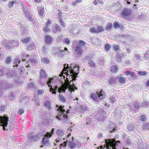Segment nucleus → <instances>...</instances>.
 <instances>
[{"label":"nucleus","mask_w":149,"mask_h":149,"mask_svg":"<svg viewBox=\"0 0 149 149\" xmlns=\"http://www.w3.org/2000/svg\"><path fill=\"white\" fill-rule=\"evenodd\" d=\"M93 56L91 54H88L86 55L85 59L88 61H90L93 59Z\"/></svg>","instance_id":"nucleus-33"},{"label":"nucleus","mask_w":149,"mask_h":149,"mask_svg":"<svg viewBox=\"0 0 149 149\" xmlns=\"http://www.w3.org/2000/svg\"><path fill=\"white\" fill-rule=\"evenodd\" d=\"M137 74L139 76H144L147 74V72L145 71L142 72L141 71H138L137 72Z\"/></svg>","instance_id":"nucleus-39"},{"label":"nucleus","mask_w":149,"mask_h":149,"mask_svg":"<svg viewBox=\"0 0 149 149\" xmlns=\"http://www.w3.org/2000/svg\"><path fill=\"white\" fill-rule=\"evenodd\" d=\"M69 30L71 35H75L78 32L77 30L74 28H70Z\"/></svg>","instance_id":"nucleus-24"},{"label":"nucleus","mask_w":149,"mask_h":149,"mask_svg":"<svg viewBox=\"0 0 149 149\" xmlns=\"http://www.w3.org/2000/svg\"><path fill=\"white\" fill-rule=\"evenodd\" d=\"M5 46L7 49H10L12 47V44L11 41H6L5 43Z\"/></svg>","instance_id":"nucleus-21"},{"label":"nucleus","mask_w":149,"mask_h":149,"mask_svg":"<svg viewBox=\"0 0 149 149\" xmlns=\"http://www.w3.org/2000/svg\"><path fill=\"white\" fill-rule=\"evenodd\" d=\"M29 38H26L22 39L21 41L23 43L26 44L29 41Z\"/></svg>","instance_id":"nucleus-46"},{"label":"nucleus","mask_w":149,"mask_h":149,"mask_svg":"<svg viewBox=\"0 0 149 149\" xmlns=\"http://www.w3.org/2000/svg\"><path fill=\"white\" fill-rule=\"evenodd\" d=\"M9 118L7 115L0 116V125L3 127V129L6 130L5 127L7 126Z\"/></svg>","instance_id":"nucleus-4"},{"label":"nucleus","mask_w":149,"mask_h":149,"mask_svg":"<svg viewBox=\"0 0 149 149\" xmlns=\"http://www.w3.org/2000/svg\"><path fill=\"white\" fill-rule=\"evenodd\" d=\"M118 79L119 80V82L121 83H124L126 81V79L124 77H118Z\"/></svg>","instance_id":"nucleus-28"},{"label":"nucleus","mask_w":149,"mask_h":149,"mask_svg":"<svg viewBox=\"0 0 149 149\" xmlns=\"http://www.w3.org/2000/svg\"><path fill=\"white\" fill-rule=\"evenodd\" d=\"M68 140H67L66 141H65L63 143L60 144V146L61 147H65L66 146V144L67 143Z\"/></svg>","instance_id":"nucleus-58"},{"label":"nucleus","mask_w":149,"mask_h":149,"mask_svg":"<svg viewBox=\"0 0 149 149\" xmlns=\"http://www.w3.org/2000/svg\"><path fill=\"white\" fill-rule=\"evenodd\" d=\"M63 29L61 28V26L60 27L58 25L56 24L55 26V28H53L52 31L54 33L57 32V31L61 32Z\"/></svg>","instance_id":"nucleus-15"},{"label":"nucleus","mask_w":149,"mask_h":149,"mask_svg":"<svg viewBox=\"0 0 149 149\" xmlns=\"http://www.w3.org/2000/svg\"><path fill=\"white\" fill-rule=\"evenodd\" d=\"M34 44L33 43L31 45H28V47L29 49H31L34 47Z\"/></svg>","instance_id":"nucleus-63"},{"label":"nucleus","mask_w":149,"mask_h":149,"mask_svg":"<svg viewBox=\"0 0 149 149\" xmlns=\"http://www.w3.org/2000/svg\"><path fill=\"white\" fill-rule=\"evenodd\" d=\"M37 92L38 93L37 95L38 96H39L41 95H42L44 93V92L42 90H38Z\"/></svg>","instance_id":"nucleus-51"},{"label":"nucleus","mask_w":149,"mask_h":149,"mask_svg":"<svg viewBox=\"0 0 149 149\" xmlns=\"http://www.w3.org/2000/svg\"><path fill=\"white\" fill-rule=\"evenodd\" d=\"M12 58L11 57L8 56L6 59L5 62L7 64H9L10 62H11Z\"/></svg>","instance_id":"nucleus-34"},{"label":"nucleus","mask_w":149,"mask_h":149,"mask_svg":"<svg viewBox=\"0 0 149 149\" xmlns=\"http://www.w3.org/2000/svg\"><path fill=\"white\" fill-rule=\"evenodd\" d=\"M69 71L67 70L68 74L70 75V74H71L70 76H72V80H75L76 79V78L78 74L76 72V71H78L79 70V67L78 66L76 67H75L73 69H71Z\"/></svg>","instance_id":"nucleus-5"},{"label":"nucleus","mask_w":149,"mask_h":149,"mask_svg":"<svg viewBox=\"0 0 149 149\" xmlns=\"http://www.w3.org/2000/svg\"><path fill=\"white\" fill-rule=\"evenodd\" d=\"M67 79H65V84L63 85V87L61 88H59L58 89V92L61 93L62 92H65V90L68 88L69 91L70 93L74 91V89L77 90V88L74 85L72 86L70 84V83L71 81H69V80L68 79V78H66Z\"/></svg>","instance_id":"nucleus-1"},{"label":"nucleus","mask_w":149,"mask_h":149,"mask_svg":"<svg viewBox=\"0 0 149 149\" xmlns=\"http://www.w3.org/2000/svg\"><path fill=\"white\" fill-rule=\"evenodd\" d=\"M58 89V87L56 86H55L54 88H53L52 87V86L50 87L49 91L50 92H52V94H56V92Z\"/></svg>","instance_id":"nucleus-23"},{"label":"nucleus","mask_w":149,"mask_h":149,"mask_svg":"<svg viewBox=\"0 0 149 149\" xmlns=\"http://www.w3.org/2000/svg\"><path fill=\"white\" fill-rule=\"evenodd\" d=\"M21 63V61L19 60L18 58L16 59L15 60V61L13 63V67L16 66L17 67L18 66V64H20Z\"/></svg>","instance_id":"nucleus-29"},{"label":"nucleus","mask_w":149,"mask_h":149,"mask_svg":"<svg viewBox=\"0 0 149 149\" xmlns=\"http://www.w3.org/2000/svg\"><path fill=\"white\" fill-rule=\"evenodd\" d=\"M16 3V2L13 1H10L8 3V6L10 8H14V6Z\"/></svg>","instance_id":"nucleus-27"},{"label":"nucleus","mask_w":149,"mask_h":149,"mask_svg":"<svg viewBox=\"0 0 149 149\" xmlns=\"http://www.w3.org/2000/svg\"><path fill=\"white\" fill-rule=\"evenodd\" d=\"M47 48H46L45 46H44L42 49V52H43V54H44L43 55H45L47 54Z\"/></svg>","instance_id":"nucleus-59"},{"label":"nucleus","mask_w":149,"mask_h":149,"mask_svg":"<svg viewBox=\"0 0 149 149\" xmlns=\"http://www.w3.org/2000/svg\"><path fill=\"white\" fill-rule=\"evenodd\" d=\"M13 74L14 71L12 70H11L7 72V75L9 77H11Z\"/></svg>","instance_id":"nucleus-50"},{"label":"nucleus","mask_w":149,"mask_h":149,"mask_svg":"<svg viewBox=\"0 0 149 149\" xmlns=\"http://www.w3.org/2000/svg\"><path fill=\"white\" fill-rule=\"evenodd\" d=\"M97 120L102 121L106 118V114L103 111H100L96 115Z\"/></svg>","instance_id":"nucleus-8"},{"label":"nucleus","mask_w":149,"mask_h":149,"mask_svg":"<svg viewBox=\"0 0 149 149\" xmlns=\"http://www.w3.org/2000/svg\"><path fill=\"white\" fill-rule=\"evenodd\" d=\"M131 13V10L130 9H126L123 10L121 14V16L123 18H125L128 17Z\"/></svg>","instance_id":"nucleus-10"},{"label":"nucleus","mask_w":149,"mask_h":149,"mask_svg":"<svg viewBox=\"0 0 149 149\" xmlns=\"http://www.w3.org/2000/svg\"><path fill=\"white\" fill-rule=\"evenodd\" d=\"M145 57L146 58H149V51H148L145 54Z\"/></svg>","instance_id":"nucleus-62"},{"label":"nucleus","mask_w":149,"mask_h":149,"mask_svg":"<svg viewBox=\"0 0 149 149\" xmlns=\"http://www.w3.org/2000/svg\"><path fill=\"white\" fill-rule=\"evenodd\" d=\"M110 70L112 73H115L118 71V68L115 65H113L111 67Z\"/></svg>","instance_id":"nucleus-26"},{"label":"nucleus","mask_w":149,"mask_h":149,"mask_svg":"<svg viewBox=\"0 0 149 149\" xmlns=\"http://www.w3.org/2000/svg\"><path fill=\"white\" fill-rule=\"evenodd\" d=\"M124 72L125 73V74L127 76H128L133 74V73H134V72L133 71H130L129 70H127Z\"/></svg>","instance_id":"nucleus-37"},{"label":"nucleus","mask_w":149,"mask_h":149,"mask_svg":"<svg viewBox=\"0 0 149 149\" xmlns=\"http://www.w3.org/2000/svg\"><path fill=\"white\" fill-rule=\"evenodd\" d=\"M52 52L55 55L59 56H63V54H61V50L58 47H54L52 49Z\"/></svg>","instance_id":"nucleus-11"},{"label":"nucleus","mask_w":149,"mask_h":149,"mask_svg":"<svg viewBox=\"0 0 149 149\" xmlns=\"http://www.w3.org/2000/svg\"><path fill=\"white\" fill-rule=\"evenodd\" d=\"M51 20L50 19H48L47 22L46 23V25H42L43 26V31H44L46 34H47L48 32H49L51 29L49 28V27L51 26Z\"/></svg>","instance_id":"nucleus-7"},{"label":"nucleus","mask_w":149,"mask_h":149,"mask_svg":"<svg viewBox=\"0 0 149 149\" xmlns=\"http://www.w3.org/2000/svg\"><path fill=\"white\" fill-rule=\"evenodd\" d=\"M117 60L119 61L121 60V56L120 54H118L117 55V57L116 58Z\"/></svg>","instance_id":"nucleus-55"},{"label":"nucleus","mask_w":149,"mask_h":149,"mask_svg":"<svg viewBox=\"0 0 149 149\" xmlns=\"http://www.w3.org/2000/svg\"><path fill=\"white\" fill-rule=\"evenodd\" d=\"M38 10V13L40 15L42 16L44 13V10L43 8H41L40 10L39 9Z\"/></svg>","instance_id":"nucleus-52"},{"label":"nucleus","mask_w":149,"mask_h":149,"mask_svg":"<svg viewBox=\"0 0 149 149\" xmlns=\"http://www.w3.org/2000/svg\"><path fill=\"white\" fill-rule=\"evenodd\" d=\"M106 148L107 149H116V146L117 143H120L119 141H116L114 139H110L105 140Z\"/></svg>","instance_id":"nucleus-3"},{"label":"nucleus","mask_w":149,"mask_h":149,"mask_svg":"<svg viewBox=\"0 0 149 149\" xmlns=\"http://www.w3.org/2000/svg\"><path fill=\"white\" fill-rule=\"evenodd\" d=\"M113 49L117 52H119L120 51V49L119 48L118 45H115L113 46Z\"/></svg>","instance_id":"nucleus-42"},{"label":"nucleus","mask_w":149,"mask_h":149,"mask_svg":"<svg viewBox=\"0 0 149 149\" xmlns=\"http://www.w3.org/2000/svg\"><path fill=\"white\" fill-rule=\"evenodd\" d=\"M21 56H22V62H24L26 60L25 58L29 57V56L28 55L25 54H22L21 55Z\"/></svg>","instance_id":"nucleus-40"},{"label":"nucleus","mask_w":149,"mask_h":149,"mask_svg":"<svg viewBox=\"0 0 149 149\" xmlns=\"http://www.w3.org/2000/svg\"><path fill=\"white\" fill-rule=\"evenodd\" d=\"M28 87L31 89V90L33 91L34 89H36V87L33 84L32 82L29 83L28 85Z\"/></svg>","instance_id":"nucleus-25"},{"label":"nucleus","mask_w":149,"mask_h":149,"mask_svg":"<svg viewBox=\"0 0 149 149\" xmlns=\"http://www.w3.org/2000/svg\"><path fill=\"white\" fill-rule=\"evenodd\" d=\"M127 129L129 130H132L134 129L133 125H132L130 124L128 125Z\"/></svg>","instance_id":"nucleus-53"},{"label":"nucleus","mask_w":149,"mask_h":149,"mask_svg":"<svg viewBox=\"0 0 149 149\" xmlns=\"http://www.w3.org/2000/svg\"><path fill=\"white\" fill-rule=\"evenodd\" d=\"M45 105L46 108L48 109V111H49L51 110V108L52 107V104L49 101H47L45 102Z\"/></svg>","instance_id":"nucleus-20"},{"label":"nucleus","mask_w":149,"mask_h":149,"mask_svg":"<svg viewBox=\"0 0 149 149\" xmlns=\"http://www.w3.org/2000/svg\"><path fill=\"white\" fill-rule=\"evenodd\" d=\"M75 53L78 56L80 55L82 53V48L79 45L75 46Z\"/></svg>","instance_id":"nucleus-13"},{"label":"nucleus","mask_w":149,"mask_h":149,"mask_svg":"<svg viewBox=\"0 0 149 149\" xmlns=\"http://www.w3.org/2000/svg\"><path fill=\"white\" fill-rule=\"evenodd\" d=\"M52 136V135L49 133H47L44 135V137L43 138L42 142L45 145L48 146L49 144V139Z\"/></svg>","instance_id":"nucleus-9"},{"label":"nucleus","mask_w":149,"mask_h":149,"mask_svg":"<svg viewBox=\"0 0 149 149\" xmlns=\"http://www.w3.org/2000/svg\"><path fill=\"white\" fill-rule=\"evenodd\" d=\"M68 69H69L68 67V65H66V64H65L64 65V68L62 71L63 72L65 71H66Z\"/></svg>","instance_id":"nucleus-49"},{"label":"nucleus","mask_w":149,"mask_h":149,"mask_svg":"<svg viewBox=\"0 0 149 149\" xmlns=\"http://www.w3.org/2000/svg\"><path fill=\"white\" fill-rule=\"evenodd\" d=\"M90 31L91 32L93 33H97V29L94 27L91 28L90 29Z\"/></svg>","instance_id":"nucleus-48"},{"label":"nucleus","mask_w":149,"mask_h":149,"mask_svg":"<svg viewBox=\"0 0 149 149\" xmlns=\"http://www.w3.org/2000/svg\"><path fill=\"white\" fill-rule=\"evenodd\" d=\"M60 100L62 102H65L66 101L65 97L62 95H59Z\"/></svg>","instance_id":"nucleus-36"},{"label":"nucleus","mask_w":149,"mask_h":149,"mask_svg":"<svg viewBox=\"0 0 149 149\" xmlns=\"http://www.w3.org/2000/svg\"><path fill=\"white\" fill-rule=\"evenodd\" d=\"M79 44L77 45H79L81 48H83L85 47V43L84 41L80 40L79 41Z\"/></svg>","instance_id":"nucleus-31"},{"label":"nucleus","mask_w":149,"mask_h":149,"mask_svg":"<svg viewBox=\"0 0 149 149\" xmlns=\"http://www.w3.org/2000/svg\"><path fill=\"white\" fill-rule=\"evenodd\" d=\"M136 58L139 61H141L142 60V57L140 56V54H137L135 55Z\"/></svg>","instance_id":"nucleus-45"},{"label":"nucleus","mask_w":149,"mask_h":149,"mask_svg":"<svg viewBox=\"0 0 149 149\" xmlns=\"http://www.w3.org/2000/svg\"><path fill=\"white\" fill-rule=\"evenodd\" d=\"M45 42L47 43H49L52 41V38L50 36H47L45 37Z\"/></svg>","instance_id":"nucleus-35"},{"label":"nucleus","mask_w":149,"mask_h":149,"mask_svg":"<svg viewBox=\"0 0 149 149\" xmlns=\"http://www.w3.org/2000/svg\"><path fill=\"white\" fill-rule=\"evenodd\" d=\"M88 63L89 66L93 68L96 66L95 63L92 60L88 61Z\"/></svg>","instance_id":"nucleus-32"},{"label":"nucleus","mask_w":149,"mask_h":149,"mask_svg":"<svg viewBox=\"0 0 149 149\" xmlns=\"http://www.w3.org/2000/svg\"><path fill=\"white\" fill-rule=\"evenodd\" d=\"M112 28V24L109 22L108 23L106 27V29L107 30H110Z\"/></svg>","instance_id":"nucleus-47"},{"label":"nucleus","mask_w":149,"mask_h":149,"mask_svg":"<svg viewBox=\"0 0 149 149\" xmlns=\"http://www.w3.org/2000/svg\"><path fill=\"white\" fill-rule=\"evenodd\" d=\"M104 48L106 50H109L110 48V45L108 44L105 45H104Z\"/></svg>","instance_id":"nucleus-60"},{"label":"nucleus","mask_w":149,"mask_h":149,"mask_svg":"<svg viewBox=\"0 0 149 149\" xmlns=\"http://www.w3.org/2000/svg\"><path fill=\"white\" fill-rule=\"evenodd\" d=\"M29 60L31 61V63H32V64H34V63H36V60L34 59H30L29 58Z\"/></svg>","instance_id":"nucleus-64"},{"label":"nucleus","mask_w":149,"mask_h":149,"mask_svg":"<svg viewBox=\"0 0 149 149\" xmlns=\"http://www.w3.org/2000/svg\"><path fill=\"white\" fill-rule=\"evenodd\" d=\"M40 77L41 78H45L47 77L46 73L45 71L43 70H40Z\"/></svg>","instance_id":"nucleus-16"},{"label":"nucleus","mask_w":149,"mask_h":149,"mask_svg":"<svg viewBox=\"0 0 149 149\" xmlns=\"http://www.w3.org/2000/svg\"><path fill=\"white\" fill-rule=\"evenodd\" d=\"M26 17L31 22H32L33 20V19L31 17V15H30V14L29 13H26Z\"/></svg>","instance_id":"nucleus-38"},{"label":"nucleus","mask_w":149,"mask_h":149,"mask_svg":"<svg viewBox=\"0 0 149 149\" xmlns=\"http://www.w3.org/2000/svg\"><path fill=\"white\" fill-rule=\"evenodd\" d=\"M73 137H72L71 140H70L67 143L69 146L71 148H73L76 146V144L73 142Z\"/></svg>","instance_id":"nucleus-14"},{"label":"nucleus","mask_w":149,"mask_h":149,"mask_svg":"<svg viewBox=\"0 0 149 149\" xmlns=\"http://www.w3.org/2000/svg\"><path fill=\"white\" fill-rule=\"evenodd\" d=\"M92 42L93 43L97 44H98L99 41L98 39H93L92 40Z\"/></svg>","instance_id":"nucleus-54"},{"label":"nucleus","mask_w":149,"mask_h":149,"mask_svg":"<svg viewBox=\"0 0 149 149\" xmlns=\"http://www.w3.org/2000/svg\"><path fill=\"white\" fill-rule=\"evenodd\" d=\"M6 81L1 80L0 81V88L7 89V87L5 84Z\"/></svg>","instance_id":"nucleus-17"},{"label":"nucleus","mask_w":149,"mask_h":149,"mask_svg":"<svg viewBox=\"0 0 149 149\" xmlns=\"http://www.w3.org/2000/svg\"><path fill=\"white\" fill-rule=\"evenodd\" d=\"M97 33L99 32H102L104 30V28L102 26H99L97 29Z\"/></svg>","instance_id":"nucleus-43"},{"label":"nucleus","mask_w":149,"mask_h":149,"mask_svg":"<svg viewBox=\"0 0 149 149\" xmlns=\"http://www.w3.org/2000/svg\"><path fill=\"white\" fill-rule=\"evenodd\" d=\"M63 74H66L67 76H68V75H69L68 74V72L67 71L66 72L63 73V74L61 73L59 75L61 77H63V78H65V76L63 75Z\"/></svg>","instance_id":"nucleus-57"},{"label":"nucleus","mask_w":149,"mask_h":149,"mask_svg":"<svg viewBox=\"0 0 149 149\" xmlns=\"http://www.w3.org/2000/svg\"><path fill=\"white\" fill-rule=\"evenodd\" d=\"M130 106L132 109L134 111H135L136 110L139 109L140 104L138 103H136L135 104H132Z\"/></svg>","instance_id":"nucleus-19"},{"label":"nucleus","mask_w":149,"mask_h":149,"mask_svg":"<svg viewBox=\"0 0 149 149\" xmlns=\"http://www.w3.org/2000/svg\"><path fill=\"white\" fill-rule=\"evenodd\" d=\"M41 62L44 64H48L49 63V59L47 57H43L41 58Z\"/></svg>","instance_id":"nucleus-18"},{"label":"nucleus","mask_w":149,"mask_h":149,"mask_svg":"<svg viewBox=\"0 0 149 149\" xmlns=\"http://www.w3.org/2000/svg\"><path fill=\"white\" fill-rule=\"evenodd\" d=\"M103 95H99V92L91 94L90 95L91 98L95 102H99L100 100L102 99L104 97Z\"/></svg>","instance_id":"nucleus-6"},{"label":"nucleus","mask_w":149,"mask_h":149,"mask_svg":"<svg viewBox=\"0 0 149 149\" xmlns=\"http://www.w3.org/2000/svg\"><path fill=\"white\" fill-rule=\"evenodd\" d=\"M53 79V78H48V80L46 82V84L49 87H50L52 86L50 84Z\"/></svg>","instance_id":"nucleus-30"},{"label":"nucleus","mask_w":149,"mask_h":149,"mask_svg":"<svg viewBox=\"0 0 149 149\" xmlns=\"http://www.w3.org/2000/svg\"><path fill=\"white\" fill-rule=\"evenodd\" d=\"M56 133L59 138H60V140H61V139L63 138L64 137L65 134L64 130L62 129L58 130Z\"/></svg>","instance_id":"nucleus-12"},{"label":"nucleus","mask_w":149,"mask_h":149,"mask_svg":"<svg viewBox=\"0 0 149 149\" xmlns=\"http://www.w3.org/2000/svg\"><path fill=\"white\" fill-rule=\"evenodd\" d=\"M140 118L142 121H144L146 120V116L144 115H141Z\"/></svg>","instance_id":"nucleus-56"},{"label":"nucleus","mask_w":149,"mask_h":149,"mask_svg":"<svg viewBox=\"0 0 149 149\" xmlns=\"http://www.w3.org/2000/svg\"><path fill=\"white\" fill-rule=\"evenodd\" d=\"M24 112V109H19L18 111V113L19 114H22Z\"/></svg>","instance_id":"nucleus-61"},{"label":"nucleus","mask_w":149,"mask_h":149,"mask_svg":"<svg viewBox=\"0 0 149 149\" xmlns=\"http://www.w3.org/2000/svg\"><path fill=\"white\" fill-rule=\"evenodd\" d=\"M63 41L65 43L67 44H69L70 42V39L67 37L64 38L63 40Z\"/></svg>","instance_id":"nucleus-44"},{"label":"nucleus","mask_w":149,"mask_h":149,"mask_svg":"<svg viewBox=\"0 0 149 149\" xmlns=\"http://www.w3.org/2000/svg\"><path fill=\"white\" fill-rule=\"evenodd\" d=\"M63 106H60L56 109L58 112V114L56 116V118L63 121L64 122L66 121L68 119L67 115H65V110L63 108Z\"/></svg>","instance_id":"nucleus-2"},{"label":"nucleus","mask_w":149,"mask_h":149,"mask_svg":"<svg viewBox=\"0 0 149 149\" xmlns=\"http://www.w3.org/2000/svg\"><path fill=\"white\" fill-rule=\"evenodd\" d=\"M11 43H12V46H13L14 47L17 46L19 44L18 42L15 40L11 41Z\"/></svg>","instance_id":"nucleus-41"},{"label":"nucleus","mask_w":149,"mask_h":149,"mask_svg":"<svg viewBox=\"0 0 149 149\" xmlns=\"http://www.w3.org/2000/svg\"><path fill=\"white\" fill-rule=\"evenodd\" d=\"M8 97V98L11 101L15 100V96L13 92L9 93Z\"/></svg>","instance_id":"nucleus-22"}]
</instances>
